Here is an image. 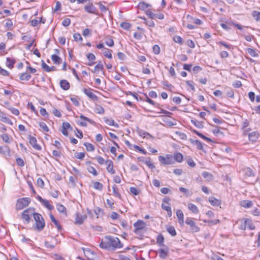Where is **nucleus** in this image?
I'll use <instances>...</instances> for the list:
<instances>
[{
  "mask_svg": "<svg viewBox=\"0 0 260 260\" xmlns=\"http://www.w3.org/2000/svg\"><path fill=\"white\" fill-rule=\"evenodd\" d=\"M173 40L175 42L179 44L180 45H182L183 43L182 39L181 37L179 36H175L173 37Z\"/></svg>",
  "mask_w": 260,
  "mask_h": 260,
  "instance_id": "obj_52",
  "label": "nucleus"
},
{
  "mask_svg": "<svg viewBox=\"0 0 260 260\" xmlns=\"http://www.w3.org/2000/svg\"><path fill=\"white\" fill-rule=\"evenodd\" d=\"M129 190L135 196L138 195L140 193V190L135 187H131Z\"/></svg>",
  "mask_w": 260,
  "mask_h": 260,
  "instance_id": "obj_54",
  "label": "nucleus"
},
{
  "mask_svg": "<svg viewBox=\"0 0 260 260\" xmlns=\"http://www.w3.org/2000/svg\"><path fill=\"white\" fill-rule=\"evenodd\" d=\"M179 190L184 193L186 196L188 197L192 194V192L189 191L187 189L183 187H180L179 188Z\"/></svg>",
  "mask_w": 260,
  "mask_h": 260,
  "instance_id": "obj_39",
  "label": "nucleus"
},
{
  "mask_svg": "<svg viewBox=\"0 0 260 260\" xmlns=\"http://www.w3.org/2000/svg\"><path fill=\"white\" fill-rule=\"evenodd\" d=\"M95 112L99 114H103L104 113V109L102 106L98 105L96 106Z\"/></svg>",
  "mask_w": 260,
  "mask_h": 260,
  "instance_id": "obj_53",
  "label": "nucleus"
},
{
  "mask_svg": "<svg viewBox=\"0 0 260 260\" xmlns=\"http://www.w3.org/2000/svg\"><path fill=\"white\" fill-rule=\"evenodd\" d=\"M166 230L167 232L172 236H175L176 235V232L174 226H168L166 227Z\"/></svg>",
  "mask_w": 260,
  "mask_h": 260,
  "instance_id": "obj_24",
  "label": "nucleus"
},
{
  "mask_svg": "<svg viewBox=\"0 0 260 260\" xmlns=\"http://www.w3.org/2000/svg\"><path fill=\"white\" fill-rule=\"evenodd\" d=\"M1 137L3 139V140L6 143H10V138L7 134H4L1 136Z\"/></svg>",
  "mask_w": 260,
  "mask_h": 260,
  "instance_id": "obj_50",
  "label": "nucleus"
},
{
  "mask_svg": "<svg viewBox=\"0 0 260 260\" xmlns=\"http://www.w3.org/2000/svg\"><path fill=\"white\" fill-rule=\"evenodd\" d=\"M153 52L155 54H158L160 52V47L157 45H155L153 47Z\"/></svg>",
  "mask_w": 260,
  "mask_h": 260,
  "instance_id": "obj_64",
  "label": "nucleus"
},
{
  "mask_svg": "<svg viewBox=\"0 0 260 260\" xmlns=\"http://www.w3.org/2000/svg\"><path fill=\"white\" fill-rule=\"evenodd\" d=\"M105 163L107 165V170L109 173L111 174L115 173V171L113 169V163L111 160L108 159L106 161Z\"/></svg>",
  "mask_w": 260,
  "mask_h": 260,
  "instance_id": "obj_11",
  "label": "nucleus"
},
{
  "mask_svg": "<svg viewBox=\"0 0 260 260\" xmlns=\"http://www.w3.org/2000/svg\"><path fill=\"white\" fill-rule=\"evenodd\" d=\"M93 187L96 189L101 190L103 188V185L100 182L96 181L93 183Z\"/></svg>",
  "mask_w": 260,
  "mask_h": 260,
  "instance_id": "obj_41",
  "label": "nucleus"
},
{
  "mask_svg": "<svg viewBox=\"0 0 260 260\" xmlns=\"http://www.w3.org/2000/svg\"><path fill=\"white\" fill-rule=\"evenodd\" d=\"M85 156V153L84 152H76L75 154V157L78 159H82Z\"/></svg>",
  "mask_w": 260,
  "mask_h": 260,
  "instance_id": "obj_61",
  "label": "nucleus"
},
{
  "mask_svg": "<svg viewBox=\"0 0 260 260\" xmlns=\"http://www.w3.org/2000/svg\"><path fill=\"white\" fill-rule=\"evenodd\" d=\"M80 118L82 120H85V121H88L89 122H90L91 124H95V122L94 121H93L92 120L88 118V117H85L84 116V115H81L80 116Z\"/></svg>",
  "mask_w": 260,
  "mask_h": 260,
  "instance_id": "obj_59",
  "label": "nucleus"
},
{
  "mask_svg": "<svg viewBox=\"0 0 260 260\" xmlns=\"http://www.w3.org/2000/svg\"><path fill=\"white\" fill-rule=\"evenodd\" d=\"M105 43L107 46L109 47H113L114 44L113 39L111 38L106 39Z\"/></svg>",
  "mask_w": 260,
  "mask_h": 260,
  "instance_id": "obj_56",
  "label": "nucleus"
},
{
  "mask_svg": "<svg viewBox=\"0 0 260 260\" xmlns=\"http://www.w3.org/2000/svg\"><path fill=\"white\" fill-rule=\"evenodd\" d=\"M99 246L103 249L108 250H114L116 248L122 247L123 245L118 238L111 236H105L104 241L102 240Z\"/></svg>",
  "mask_w": 260,
  "mask_h": 260,
  "instance_id": "obj_1",
  "label": "nucleus"
},
{
  "mask_svg": "<svg viewBox=\"0 0 260 260\" xmlns=\"http://www.w3.org/2000/svg\"><path fill=\"white\" fill-rule=\"evenodd\" d=\"M247 51L248 53L252 57H257L258 56V54L256 53V51L252 48H247Z\"/></svg>",
  "mask_w": 260,
  "mask_h": 260,
  "instance_id": "obj_48",
  "label": "nucleus"
},
{
  "mask_svg": "<svg viewBox=\"0 0 260 260\" xmlns=\"http://www.w3.org/2000/svg\"><path fill=\"white\" fill-rule=\"evenodd\" d=\"M250 221L248 218H244V221H242L240 225L239 229L242 230H245L247 226V224Z\"/></svg>",
  "mask_w": 260,
  "mask_h": 260,
  "instance_id": "obj_28",
  "label": "nucleus"
},
{
  "mask_svg": "<svg viewBox=\"0 0 260 260\" xmlns=\"http://www.w3.org/2000/svg\"><path fill=\"white\" fill-rule=\"evenodd\" d=\"M113 192L114 196L118 197V198H121V194L119 193L118 191V189L117 186L116 185H114L112 186Z\"/></svg>",
  "mask_w": 260,
  "mask_h": 260,
  "instance_id": "obj_33",
  "label": "nucleus"
},
{
  "mask_svg": "<svg viewBox=\"0 0 260 260\" xmlns=\"http://www.w3.org/2000/svg\"><path fill=\"white\" fill-rule=\"evenodd\" d=\"M240 205L244 208H249L252 207L253 203L251 201L243 200L240 202Z\"/></svg>",
  "mask_w": 260,
  "mask_h": 260,
  "instance_id": "obj_16",
  "label": "nucleus"
},
{
  "mask_svg": "<svg viewBox=\"0 0 260 260\" xmlns=\"http://www.w3.org/2000/svg\"><path fill=\"white\" fill-rule=\"evenodd\" d=\"M191 122L193 123L196 127L199 128H202L204 127V125L202 122L199 121L196 119H191Z\"/></svg>",
  "mask_w": 260,
  "mask_h": 260,
  "instance_id": "obj_32",
  "label": "nucleus"
},
{
  "mask_svg": "<svg viewBox=\"0 0 260 260\" xmlns=\"http://www.w3.org/2000/svg\"><path fill=\"white\" fill-rule=\"evenodd\" d=\"M31 78V75L28 73H24L20 76V79L21 80L28 81Z\"/></svg>",
  "mask_w": 260,
  "mask_h": 260,
  "instance_id": "obj_26",
  "label": "nucleus"
},
{
  "mask_svg": "<svg viewBox=\"0 0 260 260\" xmlns=\"http://www.w3.org/2000/svg\"><path fill=\"white\" fill-rule=\"evenodd\" d=\"M167 165H172L174 163L173 156L171 154H167L166 156Z\"/></svg>",
  "mask_w": 260,
  "mask_h": 260,
  "instance_id": "obj_27",
  "label": "nucleus"
},
{
  "mask_svg": "<svg viewBox=\"0 0 260 260\" xmlns=\"http://www.w3.org/2000/svg\"><path fill=\"white\" fill-rule=\"evenodd\" d=\"M146 223L144 221L141 220H138L137 222H135L134 226L135 228L134 232L136 234H139L140 230L144 229L146 227Z\"/></svg>",
  "mask_w": 260,
  "mask_h": 260,
  "instance_id": "obj_6",
  "label": "nucleus"
},
{
  "mask_svg": "<svg viewBox=\"0 0 260 260\" xmlns=\"http://www.w3.org/2000/svg\"><path fill=\"white\" fill-rule=\"evenodd\" d=\"M185 223L189 226L192 232L196 233L199 232L200 228L197 226L194 221L190 218H186Z\"/></svg>",
  "mask_w": 260,
  "mask_h": 260,
  "instance_id": "obj_5",
  "label": "nucleus"
},
{
  "mask_svg": "<svg viewBox=\"0 0 260 260\" xmlns=\"http://www.w3.org/2000/svg\"><path fill=\"white\" fill-rule=\"evenodd\" d=\"M51 59L54 63L59 64L62 61L61 58L57 54H53L51 55Z\"/></svg>",
  "mask_w": 260,
  "mask_h": 260,
  "instance_id": "obj_21",
  "label": "nucleus"
},
{
  "mask_svg": "<svg viewBox=\"0 0 260 260\" xmlns=\"http://www.w3.org/2000/svg\"><path fill=\"white\" fill-rule=\"evenodd\" d=\"M156 243L160 247H163L164 245V237L162 234H160L156 238Z\"/></svg>",
  "mask_w": 260,
  "mask_h": 260,
  "instance_id": "obj_17",
  "label": "nucleus"
},
{
  "mask_svg": "<svg viewBox=\"0 0 260 260\" xmlns=\"http://www.w3.org/2000/svg\"><path fill=\"white\" fill-rule=\"evenodd\" d=\"M84 145L86 147V150L88 151H92L94 150V146L89 143H84Z\"/></svg>",
  "mask_w": 260,
  "mask_h": 260,
  "instance_id": "obj_35",
  "label": "nucleus"
},
{
  "mask_svg": "<svg viewBox=\"0 0 260 260\" xmlns=\"http://www.w3.org/2000/svg\"><path fill=\"white\" fill-rule=\"evenodd\" d=\"M173 156L174 160L178 162H181L183 161V155L180 152H176L174 153Z\"/></svg>",
  "mask_w": 260,
  "mask_h": 260,
  "instance_id": "obj_19",
  "label": "nucleus"
},
{
  "mask_svg": "<svg viewBox=\"0 0 260 260\" xmlns=\"http://www.w3.org/2000/svg\"><path fill=\"white\" fill-rule=\"evenodd\" d=\"M49 216L51 221L55 225L56 228L58 231H60L62 230L61 226L59 224L58 221L55 218L54 216L52 214H49Z\"/></svg>",
  "mask_w": 260,
  "mask_h": 260,
  "instance_id": "obj_15",
  "label": "nucleus"
},
{
  "mask_svg": "<svg viewBox=\"0 0 260 260\" xmlns=\"http://www.w3.org/2000/svg\"><path fill=\"white\" fill-rule=\"evenodd\" d=\"M169 248L167 245L161 247L158 250L159 256L162 259H165L169 254Z\"/></svg>",
  "mask_w": 260,
  "mask_h": 260,
  "instance_id": "obj_7",
  "label": "nucleus"
},
{
  "mask_svg": "<svg viewBox=\"0 0 260 260\" xmlns=\"http://www.w3.org/2000/svg\"><path fill=\"white\" fill-rule=\"evenodd\" d=\"M60 87L64 90L69 89L70 87L69 82L66 80H61L60 81Z\"/></svg>",
  "mask_w": 260,
  "mask_h": 260,
  "instance_id": "obj_14",
  "label": "nucleus"
},
{
  "mask_svg": "<svg viewBox=\"0 0 260 260\" xmlns=\"http://www.w3.org/2000/svg\"><path fill=\"white\" fill-rule=\"evenodd\" d=\"M16 161L17 164L20 167H23L25 165L24 160L21 158H17Z\"/></svg>",
  "mask_w": 260,
  "mask_h": 260,
  "instance_id": "obj_60",
  "label": "nucleus"
},
{
  "mask_svg": "<svg viewBox=\"0 0 260 260\" xmlns=\"http://www.w3.org/2000/svg\"><path fill=\"white\" fill-rule=\"evenodd\" d=\"M30 202V200L28 198H23L18 199L16 205V210H21L24 207L28 206Z\"/></svg>",
  "mask_w": 260,
  "mask_h": 260,
  "instance_id": "obj_3",
  "label": "nucleus"
},
{
  "mask_svg": "<svg viewBox=\"0 0 260 260\" xmlns=\"http://www.w3.org/2000/svg\"><path fill=\"white\" fill-rule=\"evenodd\" d=\"M39 126L43 129L44 132H48L49 128L46 123L44 122H41L39 123Z\"/></svg>",
  "mask_w": 260,
  "mask_h": 260,
  "instance_id": "obj_55",
  "label": "nucleus"
},
{
  "mask_svg": "<svg viewBox=\"0 0 260 260\" xmlns=\"http://www.w3.org/2000/svg\"><path fill=\"white\" fill-rule=\"evenodd\" d=\"M34 218L36 221L37 229L39 231H42L45 226V221L42 216L39 213H35Z\"/></svg>",
  "mask_w": 260,
  "mask_h": 260,
  "instance_id": "obj_2",
  "label": "nucleus"
},
{
  "mask_svg": "<svg viewBox=\"0 0 260 260\" xmlns=\"http://www.w3.org/2000/svg\"><path fill=\"white\" fill-rule=\"evenodd\" d=\"M15 61L11 60L10 58H7V66L10 69H12L14 67Z\"/></svg>",
  "mask_w": 260,
  "mask_h": 260,
  "instance_id": "obj_46",
  "label": "nucleus"
},
{
  "mask_svg": "<svg viewBox=\"0 0 260 260\" xmlns=\"http://www.w3.org/2000/svg\"><path fill=\"white\" fill-rule=\"evenodd\" d=\"M42 204L43 205L47 208L48 210H52L54 207L52 206L50 203L47 200H44V201L42 202Z\"/></svg>",
  "mask_w": 260,
  "mask_h": 260,
  "instance_id": "obj_36",
  "label": "nucleus"
},
{
  "mask_svg": "<svg viewBox=\"0 0 260 260\" xmlns=\"http://www.w3.org/2000/svg\"><path fill=\"white\" fill-rule=\"evenodd\" d=\"M202 175L204 178L206 179L208 181H211L212 180V178H213L212 175L208 172H206V171L203 172L202 173Z\"/></svg>",
  "mask_w": 260,
  "mask_h": 260,
  "instance_id": "obj_30",
  "label": "nucleus"
},
{
  "mask_svg": "<svg viewBox=\"0 0 260 260\" xmlns=\"http://www.w3.org/2000/svg\"><path fill=\"white\" fill-rule=\"evenodd\" d=\"M83 92L88 97L92 99L93 101H96L98 100V96L92 92L91 89L85 88L83 89Z\"/></svg>",
  "mask_w": 260,
  "mask_h": 260,
  "instance_id": "obj_10",
  "label": "nucleus"
},
{
  "mask_svg": "<svg viewBox=\"0 0 260 260\" xmlns=\"http://www.w3.org/2000/svg\"><path fill=\"white\" fill-rule=\"evenodd\" d=\"M140 18L143 19L145 21V23H146V24L148 26L152 27H154L155 24L151 19L150 20H147V19L144 17H140Z\"/></svg>",
  "mask_w": 260,
  "mask_h": 260,
  "instance_id": "obj_37",
  "label": "nucleus"
},
{
  "mask_svg": "<svg viewBox=\"0 0 260 260\" xmlns=\"http://www.w3.org/2000/svg\"><path fill=\"white\" fill-rule=\"evenodd\" d=\"M71 24V20L69 18H65L62 22V24L64 26H68Z\"/></svg>",
  "mask_w": 260,
  "mask_h": 260,
  "instance_id": "obj_63",
  "label": "nucleus"
},
{
  "mask_svg": "<svg viewBox=\"0 0 260 260\" xmlns=\"http://www.w3.org/2000/svg\"><path fill=\"white\" fill-rule=\"evenodd\" d=\"M104 69V66L102 62L100 61L99 62L98 64H96L94 68V72H96L99 70H103Z\"/></svg>",
  "mask_w": 260,
  "mask_h": 260,
  "instance_id": "obj_38",
  "label": "nucleus"
},
{
  "mask_svg": "<svg viewBox=\"0 0 260 260\" xmlns=\"http://www.w3.org/2000/svg\"><path fill=\"white\" fill-rule=\"evenodd\" d=\"M224 91L227 96L231 98H234V93L233 90L231 88L226 87L224 88Z\"/></svg>",
  "mask_w": 260,
  "mask_h": 260,
  "instance_id": "obj_23",
  "label": "nucleus"
},
{
  "mask_svg": "<svg viewBox=\"0 0 260 260\" xmlns=\"http://www.w3.org/2000/svg\"><path fill=\"white\" fill-rule=\"evenodd\" d=\"M146 14L151 19H154L156 16V14L152 13L150 10H148L146 11Z\"/></svg>",
  "mask_w": 260,
  "mask_h": 260,
  "instance_id": "obj_58",
  "label": "nucleus"
},
{
  "mask_svg": "<svg viewBox=\"0 0 260 260\" xmlns=\"http://www.w3.org/2000/svg\"><path fill=\"white\" fill-rule=\"evenodd\" d=\"M259 133L257 132H253L248 135L249 140L252 142H255L257 140Z\"/></svg>",
  "mask_w": 260,
  "mask_h": 260,
  "instance_id": "obj_13",
  "label": "nucleus"
},
{
  "mask_svg": "<svg viewBox=\"0 0 260 260\" xmlns=\"http://www.w3.org/2000/svg\"><path fill=\"white\" fill-rule=\"evenodd\" d=\"M105 122L109 125H113L116 127H118L119 126L117 123H114V121L112 119H106L105 120Z\"/></svg>",
  "mask_w": 260,
  "mask_h": 260,
  "instance_id": "obj_44",
  "label": "nucleus"
},
{
  "mask_svg": "<svg viewBox=\"0 0 260 260\" xmlns=\"http://www.w3.org/2000/svg\"><path fill=\"white\" fill-rule=\"evenodd\" d=\"M35 209L29 208L25 209L22 213V218L28 223L30 221V216L35 214Z\"/></svg>",
  "mask_w": 260,
  "mask_h": 260,
  "instance_id": "obj_4",
  "label": "nucleus"
},
{
  "mask_svg": "<svg viewBox=\"0 0 260 260\" xmlns=\"http://www.w3.org/2000/svg\"><path fill=\"white\" fill-rule=\"evenodd\" d=\"M74 40L76 41H82V38L79 33H75L73 35Z\"/></svg>",
  "mask_w": 260,
  "mask_h": 260,
  "instance_id": "obj_62",
  "label": "nucleus"
},
{
  "mask_svg": "<svg viewBox=\"0 0 260 260\" xmlns=\"http://www.w3.org/2000/svg\"><path fill=\"white\" fill-rule=\"evenodd\" d=\"M150 4H147L144 2H140L139 4V7L141 9L144 10L147 9L148 7H150Z\"/></svg>",
  "mask_w": 260,
  "mask_h": 260,
  "instance_id": "obj_45",
  "label": "nucleus"
},
{
  "mask_svg": "<svg viewBox=\"0 0 260 260\" xmlns=\"http://www.w3.org/2000/svg\"><path fill=\"white\" fill-rule=\"evenodd\" d=\"M120 26L123 29L127 30L130 28L131 25L129 23L123 22L121 23Z\"/></svg>",
  "mask_w": 260,
  "mask_h": 260,
  "instance_id": "obj_57",
  "label": "nucleus"
},
{
  "mask_svg": "<svg viewBox=\"0 0 260 260\" xmlns=\"http://www.w3.org/2000/svg\"><path fill=\"white\" fill-rule=\"evenodd\" d=\"M87 170L90 173L92 174L94 176H96L98 175V173L95 169L91 166H88L87 168Z\"/></svg>",
  "mask_w": 260,
  "mask_h": 260,
  "instance_id": "obj_31",
  "label": "nucleus"
},
{
  "mask_svg": "<svg viewBox=\"0 0 260 260\" xmlns=\"http://www.w3.org/2000/svg\"><path fill=\"white\" fill-rule=\"evenodd\" d=\"M176 215L178 219L179 224L183 225L184 223V214L180 209L177 210Z\"/></svg>",
  "mask_w": 260,
  "mask_h": 260,
  "instance_id": "obj_12",
  "label": "nucleus"
},
{
  "mask_svg": "<svg viewBox=\"0 0 260 260\" xmlns=\"http://www.w3.org/2000/svg\"><path fill=\"white\" fill-rule=\"evenodd\" d=\"M188 208L193 213L197 214L199 212V209L197 206L192 203L188 204Z\"/></svg>",
  "mask_w": 260,
  "mask_h": 260,
  "instance_id": "obj_22",
  "label": "nucleus"
},
{
  "mask_svg": "<svg viewBox=\"0 0 260 260\" xmlns=\"http://www.w3.org/2000/svg\"><path fill=\"white\" fill-rule=\"evenodd\" d=\"M137 133L140 136L143 138H145L147 137V135H148V133L139 128L138 129Z\"/></svg>",
  "mask_w": 260,
  "mask_h": 260,
  "instance_id": "obj_47",
  "label": "nucleus"
},
{
  "mask_svg": "<svg viewBox=\"0 0 260 260\" xmlns=\"http://www.w3.org/2000/svg\"><path fill=\"white\" fill-rule=\"evenodd\" d=\"M111 52V50L106 49V50L104 52V55L106 57L111 59L112 57Z\"/></svg>",
  "mask_w": 260,
  "mask_h": 260,
  "instance_id": "obj_43",
  "label": "nucleus"
},
{
  "mask_svg": "<svg viewBox=\"0 0 260 260\" xmlns=\"http://www.w3.org/2000/svg\"><path fill=\"white\" fill-rule=\"evenodd\" d=\"M193 132L194 134H196L197 135L199 136L200 137L202 138L203 139H204L208 142H212V141L210 138L205 136L202 133L199 132L198 131H197L196 130H193Z\"/></svg>",
  "mask_w": 260,
  "mask_h": 260,
  "instance_id": "obj_25",
  "label": "nucleus"
},
{
  "mask_svg": "<svg viewBox=\"0 0 260 260\" xmlns=\"http://www.w3.org/2000/svg\"><path fill=\"white\" fill-rule=\"evenodd\" d=\"M84 10L87 13L98 15V11L92 3H90L84 7Z\"/></svg>",
  "mask_w": 260,
  "mask_h": 260,
  "instance_id": "obj_8",
  "label": "nucleus"
},
{
  "mask_svg": "<svg viewBox=\"0 0 260 260\" xmlns=\"http://www.w3.org/2000/svg\"><path fill=\"white\" fill-rule=\"evenodd\" d=\"M84 222L82 218L81 215L79 213L76 214V216L75 218V224H82Z\"/></svg>",
  "mask_w": 260,
  "mask_h": 260,
  "instance_id": "obj_29",
  "label": "nucleus"
},
{
  "mask_svg": "<svg viewBox=\"0 0 260 260\" xmlns=\"http://www.w3.org/2000/svg\"><path fill=\"white\" fill-rule=\"evenodd\" d=\"M252 15L256 21H260V12H258L256 11H254L252 12Z\"/></svg>",
  "mask_w": 260,
  "mask_h": 260,
  "instance_id": "obj_40",
  "label": "nucleus"
},
{
  "mask_svg": "<svg viewBox=\"0 0 260 260\" xmlns=\"http://www.w3.org/2000/svg\"><path fill=\"white\" fill-rule=\"evenodd\" d=\"M42 69L47 72H51V70L50 69V67H49L43 60H42V64H41Z\"/></svg>",
  "mask_w": 260,
  "mask_h": 260,
  "instance_id": "obj_42",
  "label": "nucleus"
},
{
  "mask_svg": "<svg viewBox=\"0 0 260 260\" xmlns=\"http://www.w3.org/2000/svg\"><path fill=\"white\" fill-rule=\"evenodd\" d=\"M56 208L57 211L60 213H66V207L61 205V204H57Z\"/></svg>",
  "mask_w": 260,
  "mask_h": 260,
  "instance_id": "obj_34",
  "label": "nucleus"
},
{
  "mask_svg": "<svg viewBox=\"0 0 260 260\" xmlns=\"http://www.w3.org/2000/svg\"><path fill=\"white\" fill-rule=\"evenodd\" d=\"M210 204L215 206H218L221 204V201L214 197H210L209 199Z\"/></svg>",
  "mask_w": 260,
  "mask_h": 260,
  "instance_id": "obj_20",
  "label": "nucleus"
},
{
  "mask_svg": "<svg viewBox=\"0 0 260 260\" xmlns=\"http://www.w3.org/2000/svg\"><path fill=\"white\" fill-rule=\"evenodd\" d=\"M225 23L226 24H229V25H234V26L236 27L239 29H242V26L241 25H240L239 24H238V23H235L233 21H226Z\"/></svg>",
  "mask_w": 260,
  "mask_h": 260,
  "instance_id": "obj_51",
  "label": "nucleus"
},
{
  "mask_svg": "<svg viewBox=\"0 0 260 260\" xmlns=\"http://www.w3.org/2000/svg\"><path fill=\"white\" fill-rule=\"evenodd\" d=\"M190 142L192 144L196 145L198 149H203V144L199 140L190 139Z\"/></svg>",
  "mask_w": 260,
  "mask_h": 260,
  "instance_id": "obj_18",
  "label": "nucleus"
},
{
  "mask_svg": "<svg viewBox=\"0 0 260 260\" xmlns=\"http://www.w3.org/2000/svg\"><path fill=\"white\" fill-rule=\"evenodd\" d=\"M28 139L29 143L34 149L37 150H41V147L37 144V141L35 137L30 135L28 137Z\"/></svg>",
  "mask_w": 260,
  "mask_h": 260,
  "instance_id": "obj_9",
  "label": "nucleus"
},
{
  "mask_svg": "<svg viewBox=\"0 0 260 260\" xmlns=\"http://www.w3.org/2000/svg\"><path fill=\"white\" fill-rule=\"evenodd\" d=\"M145 96H146V100H145L146 101H147L148 103H149V104L152 105H154V106H157V107H159V104H156L155 102H154L153 100H152L151 99H150L146 94H144Z\"/></svg>",
  "mask_w": 260,
  "mask_h": 260,
  "instance_id": "obj_49",
  "label": "nucleus"
}]
</instances>
